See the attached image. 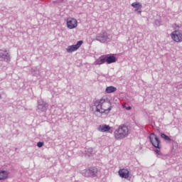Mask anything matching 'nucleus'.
Listing matches in <instances>:
<instances>
[{
    "instance_id": "1",
    "label": "nucleus",
    "mask_w": 182,
    "mask_h": 182,
    "mask_svg": "<svg viewBox=\"0 0 182 182\" xmlns=\"http://www.w3.org/2000/svg\"><path fill=\"white\" fill-rule=\"evenodd\" d=\"M92 110L95 116L100 117L102 114H109L112 110V102L107 97H102L100 100L94 101Z\"/></svg>"
},
{
    "instance_id": "2",
    "label": "nucleus",
    "mask_w": 182,
    "mask_h": 182,
    "mask_svg": "<svg viewBox=\"0 0 182 182\" xmlns=\"http://www.w3.org/2000/svg\"><path fill=\"white\" fill-rule=\"evenodd\" d=\"M130 134V129L124 124L119 125V127L114 131V136L116 140H123Z\"/></svg>"
},
{
    "instance_id": "3",
    "label": "nucleus",
    "mask_w": 182,
    "mask_h": 182,
    "mask_svg": "<svg viewBox=\"0 0 182 182\" xmlns=\"http://www.w3.org/2000/svg\"><path fill=\"white\" fill-rule=\"evenodd\" d=\"M149 140L152 146H154V147L156 149L154 150L156 154H160V149H161V142L160 141V139H159V136H157V135L154 134H151L149 135Z\"/></svg>"
},
{
    "instance_id": "4",
    "label": "nucleus",
    "mask_w": 182,
    "mask_h": 182,
    "mask_svg": "<svg viewBox=\"0 0 182 182\" xmlns=\"http://www.w3.org/2000/svg\"><path fill=\"white\" fill-rule=\"evenodd\" d=\"M96 41L101 43H107L112 41V36L106 32H102L97 35Z\"/></svg>"
},
{
    "instance_id": "5",
    "label": "nucleus",
    "mask_w": 182,
    "mask_h": 182,
    "mask_svg": "<svg viewBox=\"0 0 182 182\" xmlns=\"http://www.w3.org/2000/svg\"><path fill=\"white\" fill-rule=\"evenodd\" d=\"M97 171H99L97 168L92 167L88 169L84 170L82 174L85 177H96L97 176Z\"/></svg>"
},
{
    "instance_id": "6",
    "label": "nucleus",
    "mask_w": 182,
    "mask_h": 182,
    "mask_svg": "<svg viewBox=\"0 0 182 182\" xmlns=\"http://www.w3.org/2000/svg\"><path fill=\"white\" fill-rule=\"evenodd\" d=\"M171 38L176 43H180L182 42V31L176 30L171 33Z\"/></svg>"
},
{
    "instance_id": "7",
    "label": "nucleus",
    "mask_w": 182,
    "mask_h": 182,
    "mask_svg": "<svg viewBox=\"0 0 182 182\" xmlns=\"http://www.w3.org/2000/svg\"><path fill=\"white\" fill-rule=\"evenodd\" d=\"M48 106L49 105L48 103H46V102L43 101V100H38L36 111L38 113H43V112H46L48 110Z\"/></svg>"
},
{
    "instance_id": "8",
    "label": "nucleus",
    "mask_w": 182,
    "mask_h": 182,
    "mask_svg": "<svg viewBox=\"0 0 182 182\" xmlns=\"http://www.w3.org/2000/svg\"><path fill=\"white\" fill-rule=\"evenodd\" d=\"M0 59L4 60V62H6L9 63L11 62V54L6 50V49H1L0 50Z\"/></svg>"
},
{
    "instance_id": "9",
    "label": "nucleus",
    "mask_w": 182,
    "mask_h": 182,
    "mask_svg": "<svg viewBox=\"0 0 182 182\" xmlns=\"http://www.w3.org/2000/svg\"><path fill=\"white\" fill-rule=\"evenodd\" d=\"M66 25L68 29H75V28H77V20L72 17L68 18Z\"/></svg>"
},
{
    "instance_id": "10",
    "label": "nucleus",
    "mask_w": 182,
    "mask_h": 182,
    "mask_svg": "<svg viewBox=\"0 0 182 182\" xmlns=\"http://www.w3.org/2000/svg\"><path fill=\"white\" fill-rule=\"evenodd\" d=\"M82 44H83V41H79L77 42L75 45L69 46L66 48V50L68 53H72L73 52H76V50H77V49H79V48H80V46H82Z\"/></svg>"
},
{
    "instance_id": "11",
    "label": "nucleus",
    "mask_w": 182,
    "mask_h": 182,
    "mask_svg": "<svg viewBox=\"0 0 182 182\" xmlns=\"http://www.w3.org/2000/svg\"><path fill=\"white\" fill-rule=\"evenodd\" d=\"M132 8H134L135 12H138V14H141V9L143 6L138 1H135L131 4Z\"/></svg>"
},
{
    "instance_id": "12",
    "label": "nucleus",
    "mask_w": 182,
    "mask_h": 182,
    "mask_svg": "<svg viewBox=\"0 0 182 182\" xmlns=\"http://www.w3.org/2000/svg\"><path fill=\"white\" fill-rule=\"evenodd\" d=\"M119 176L122 177V178H129V171L126 168L119 169L118 171Z\"/></svg>"
},
{
    "instance_id": "13",
    "label": "nucleus",
    "mask_w": 182,
    "mask_h": 182,
    "mask_svg": "<svg viewBox=\"0 0 182 182\" xmlns=\"http://www.w3.org/2000/svg\"><path fill=\"white\" fill-rule=\"evenodd\" d=\"M105 62L108 65L115 63V62H117V58L114 55H105Z\"/></svg>"
},
{
    "instance_id": "14",
    "label": "nucleus",
    "mask_w": 182,
    "mask_h": 182,
    "mask_svg": "<svg viewBox=\"0 0 182 182\" xmlns=\"http://www.w3.org/2000/svg\"><path fill=\"white\" fill-rule=\"evenodd\" d=\"M105 62H106L105 55H102V56H100L98 59H97L95 61L94 65H103V63H105Z\"/></svg>"
},
{
    "instance_id": "15",
    "label": "nucleus",
    "mask_w": 182,
    "mask_h": 182,
    "mask_svg": "<svg viewBox=\"0 0 182 182\" xmlns=\"http://www.w3.org/2000/svg\"><path fill=\"white\" fill-rule=\"evenodd\" d=\"M9 176L8 171H0V181L6 180Z\"/></svg>"
},
{
    "instance_id": "16",
    "label": "nucleus",
    "mask_w": 182,
    "mask_h": 182,
    "mask_svg": "<svg viewBox=\"0 0 182 182\" xmlns=\"http://www.w3.org/2000/svg\"><path fill=\"white\" fill-rule=\"evenodd\" d=\"M109 130H110V126L107 125V124L100 125L99 127V131L102 132V133L109 132Z\"/></svg>"
},
{
    "instance_id": "17",
    "label": "nucleus",
    "mask_w": 182,
    "mask_h": 182,
    "mask_svg": "<svg viewBox=\"0 0 182 182\" xmlns=\"http://www.w3.org/2000/svg\"><path fill=\"white\" fill-rule=\"evenodd\" d=\"M116 90H117V88H116V87L109 86V87H107L105 92L106 93H114Z\"/></svg>"
},
{
    "instance_id": "18",
    "label": "nucleus",
    "mask_w": 182,
    "mask_h": 182,
    "mask_svg": "<svg viewBox=\"0 0 182 182\" xmlns=\"http://www.w3.org/2000/svg\"><path fill=\"white\" fill-rule=\"evenodd\" d=\"M85 156H88V157H90V156L93 154V149L92 148H85Z\"/></svg>"
},
{
    "instance_id": "19",
    "label": "nucleus",
    "mask_w": 182,
    "mask_h": 182,
    "mask_svg": "<svg viewBox=\"0 0 182 182\" xmlns=\"http://www.w3.org/2000/svg\"><path fill=\"white\" fill-rule=\"evenodd\" d=\"M161 137L165 140V141H171V139L165 134H161Z\"/></svg>"
},
{
    "instance_id": "20",
    "label": "nucleus",
    "mask_w": 182,
    "mask_h": 182,
    "mask_svg": "<svg viewBox=\"0 0 182 182\" xmlns=\"http://www.w3.org/2000/svg\"><path fill=\"white\" fill-rule=\"evenodd\" d=\"M173 29H175V31H178V29H180V28H181V26L180 25L175 23L173 25Z\"/></svg>"
},
{
    "instance_id": "21",
    "label": "nucleus",
    "mask_w": 182,
    "mask_h": 182,
    "mask_svg": "<svg viewBox=\"0 0 182 182\" xmlns=\"http://www.w3.org/2000/svg\"><path fill=\"white\" fill-rule=\"evenodd\" d=\"M37 146H38V147H43V142H41V141H39V142H38L37 143Z\"/></svg>"
},
{
    "instance_id": "22",
    "label": "nucleus",
    "mask_w": 182,
    "mask_h": 182,
    "mask_svg": "<svg viewBox=\"0 0 182 182\" xmlns=\"http://www.w3.org/2000/svg\"><path fill=\"white\" fill-rule=\"evenodd\" d=\"M126 110H132V107L130 106L127 107Z\"/></svg>"
},
{
    "instance_id": "23",
    "label": "nucleus",
    "mask_w": 182,
    "mask_h": 182,
    "mask_svg": "<svg viewBox=\"0 0 182 182\" xmlns=\"http://www.w3.org/2000/svg\"><path fill=\"white\" fill-rule=\"evenodd\" d=\"M31 72H32L33 75H36V74L33 73V72H35V69L33 68Z\"/></svg>"
},
{
    "instance_id": "24",
    "label": "nucleus",
    "mask_w": 182,
    "mask_h": 182,
    "mask_svg": "<svg viewBox=\"0 0 182 182\" xmlns=\"http://www.w3.org/2000/svg\"><path fill=\"white\" fill-rule=\"evenodd\" d=\"M36 75H39V71H36Z\"/></svg>"
},
{
    "instance_id": "25",
    "label": "nucleus",
    "mask_w": 182,
    "mask_h": 182,
    "mask_svg": "<svg viewBox=\"0 0 182 182\" xmlns=\"http://www.w3.org/2000/svg\"><path fill=\"white\" fill-rule=\"evenodd\" d=\"M2 98V96L0 95V99H1Z\"/></svg>"
}]
</instances>
